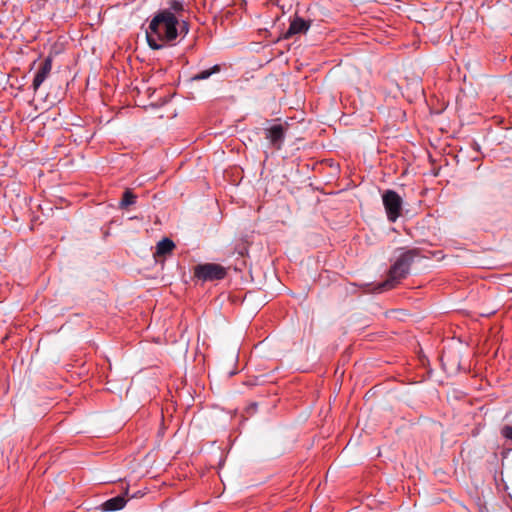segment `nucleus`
<instances>
[{
	"mask_svg": "<svg viewBox=\"0 0 512 512\" xmlns=\"http://www.w3.org/2000/svg\"><path fill=\"white\" fill-rule=\"evenodd\" d=\"M178 19L172 11L162 10L157 13L149 24L146 39L149 47L159 50L165 42H172L178 37Z\"/></svg>",
	"mask_w": 512,
	"mask_h": 512,
	"instance_id": "f257e3e1",
	"label": "nucleus"
},
{
	"mask_svg": "<svg viewBox=\"0 0 512 512\" xmlns=\"http://www.w3.org/2000/svg\"><path fill=\"white\" fill-rule=\"evenodd\" d=\"M417 255V249H411L402 252L395 261V263L391 266L388 272V278L384 282L379 284L376 290L382 292L394 288L401 279L405 278L408 275L410 266L413 263L414 259L417 257Z\"/></svg>",
	"mask_w": 512,
	"mask_h": 512,
	"instance_id": "f03ea898",
	"label": "nucleus"
},
{
	"mask_svg": "<svg viewBox=\"0 0 512 512\" xmlns=\"http://www.w3.org/2000/svg\"><path fill=\"white\" fill-rule=\"evenodd\" d=\"M382 200L388 220L395 222L402 211V198L394 190H386L382 195Z\"/></svg>",
	"mask_w": 512,
	"mask_h": 512,
	"instance_id": "7ed1b4c3",
	"label": "nucleus"
},
{
	"mask_svg": "<svg viewBox=\"0 0 512 512\" xmlns=\"http://www.w3.org/2000/svg\"><path fill=\"white\" fill-rule=\"evenodd\" d=\"M194 276L203 281H214L226 276V269L220 264H199L194 268Z\"/></svg>",
	"mask_w": 512,
	"mask_h": 512,
	"instance_id": "20e7f679",
	"label": "nucleus"
},
{
	"mask_svg": "<svg viewBox=\"0 0 512 512\" xmlns=\"http://www.w3.org/2000/svg\"><path fill=\"white\" fill-rule=\"evenodd\" d=\"M286 129L281 124L273 125L264 129L265 139L268 140L271 147L280 150L284 144Z\"/></svg>",
	"mask_w": 512,
	"mask_h": 512,
	"instance_id": "39448f33",
	"label": "nucleus"
},
{
	"mask_svg": "<svg viewBox=\"0 0 512 512\" xmlns=\"http://www.w3.org/2000/svg\"><path fill=\"white\" fill-rule=\"evenodd\" d=\"M311 26V21H306L305 19L295 16L289 25V28L284 33V38L289 39L297 34H303L308 31Z\"/></svg>",
	"mask_w": 512,
	"mask_h": 512,
	"instance_id": "423d86ee",
	"label": "nucleus"
},
{
	"mask_svg": "<svg viewBox=\"0 0 512 512\" xmlns=\"http://www.w3.org/2000/svg\"><path fill=\"white\" fill-rule=\"evenodd\" d=\"M52 69V59L46 58L40 65L39 70L35 74L32 87L34 91H37L41 84L46 80Z\"/></svg>",
	"mask_w": 512,
	"mask_h": 512,
	"instance_id": "0eeeda50",
	"label": "nucleus"
},
{
	"mask_svg": "<svg viewBox=\"0 0 512 512\" xmlns=\"http://www.w3.org/2000/svg\"><path fill=\"white\" fill-rule=\"evenodd\" d=\"M175 248V244L169 238H164L157 243L156 252L154 253V257H165L168 254H171L173 249Z\"/></svg>",
	"mask_w": 512,
	"mask_h": 512,
	"instance_id": "6e6552de",
	"label": "nucleus"
},
{
	"mask_svg": "<svg viewBox=\"0 0 512 512\" xmlns=\"http://www.w3.org/2000/svg\"><path fill=\"white\" fill-rule=\"evenodd\" d=\"M126 502V499L119 495L105 501L102 504V509L104 511H118L124 508Z\"/></svg>",
	"mask_w": 512,
	"mask_h": 512,
	"instance_id": "1a4fd4ad",
	"label": "nucleus"
},
{
	"mask_svg": "<svg viewBox=\"0 0 512 512\" xmlns=\"http://www.w3.org/2000/svg\"><path fill=\"white\" fill-rule=\"evenodd\" d=\"M136 198L137 196L132 192L131 189H126L119 204L120 208L125 209L128 206L133 205L136 202Z\"/></svg>",
	"mask_w": 512,
	"mask_h": 512,
	"instance_id": "9d476101",
	"label": "nucleus"
},
{
	"mask_svg": "<svg viewBox=\"0 0 512 512\" xmlns=\"http://www.w3.org/2000/svg\"><path fill=\"white\" fill-rule=\"evenodd\" d=\"M221 68H220V65H214L212 68L210 69H207V70H203L197 74H195L191 80L192 81H200V80H205V79H208L211 75L215 74V73H218L220 72Z\"/></svg>",
	"mask_w": 512,
	"mask_h": 512,
	"instance_id": "9b49d317",
	"label": "nucleus"
},
{
	"mask_svg": "<svg viewBox=\"0 0 512 512\" xmlns=\"http://www.w3.org/2000/svg\"><path fill=\"white\" fill-rule=\"evenodd\" d=\"M168 5H169V11H175V12H179V11H182L183 10V3L182 1H179V0H170L168 2Z\"/></svg>",
	"mask_w": 512,
	"mask_h": 512,
	"instance_id": "f8f14e48",
	"label": "nucleus"
},
{
	"mask_svg": "<svg viewBox=\"0 0 512 512\" xmlns=\"http://www.w3.org/2000/svg\"><path fill=\"white\" fill-rule=\"evenodd\" d=\"M177 26H179V27H177L178 28V36L180 35L182 37H185L188 34V32H189V25H188V23L185 22V21H182Z\"/></svg>",
	"mask_w": 512,
	"mask_h": 512,
	"instance_id": "ddd939ff",
	"label": "nucleus"
},
{
	"mask_svg": "<svg viewBox=\"0 0 512 512\" xmlns=\"http://www.w3.org/2000/svg\"><path fill=\"white\" fill-rule=\"evenodd\" d=\"M501 435L512 441V426L511 425H505L501 428Z\"/></svg>",
	"mask_w": 512,
	"mask_h": 512,
	"instance_id": "4468645a",
	"label": "nucleus"
}]
</instances>
